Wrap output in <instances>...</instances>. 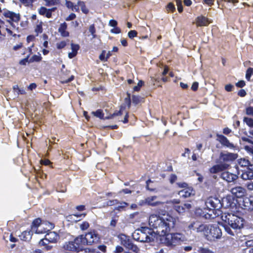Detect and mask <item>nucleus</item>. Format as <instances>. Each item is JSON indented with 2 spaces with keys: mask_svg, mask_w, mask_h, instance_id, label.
Masks as SVG:
<instances>
[{
  "mask_svg": "<svg viewBox=\"0 0 253 253\" xmlns=\"http://www.w3.org/2000/svg\"><path fill=\"white\" fill-rule=\"evenodd\" d=\"M149 228L151 231L154 230L155 235L163 236L174 227V219L170 216L164 219L157 214H152L149 216Z\"/></svg>",
  "mask_w": 253,
  "mask_h": 253,
  "instance_id": "obj_1",
  "label": "nucleus"
},
{
  "mask_svg": "<svg viewBox=\"0 0 253 253\" xmlns=\"http://www.w3.org/2000/svg\"><path fill=\"white\" fill-rule=\"evenodd\" d=\"M205 205L207 209H197L195 212L197 216L205 219L214 218L216 216L215 212L222 207L220 200L216 197L207 198L205 201Z\"/></svg>",
  "mask_w": 253,
  "mask_h": 253,
  "instance_id": "obj_2",
  "label": "nucleus"
},
{
  "mask_svg": "<svg viewBox=\"0 0 253 253\" xmlns=\"http://www.w3.org/2000/svg\"><path fill=\"white\" fill-rule=\"evenodd\" d=\"M221 218L225 223L223 227L225 231L230 235L234 236L237 230L243 227V219L234 214L224 213L221 215Z\"/></svg>",
  "mask_w": 253,
  "mask_h": 253,
  "instance_id": "obj_3",
  "label": "nucleus"
},
{
  "mask_svg": "<svg viewBox=\"0 0 253 253\" xmlns=\"http://www.w3.org/2000/svg\"><path fill=\"white\" fill-rule=\"evenodd\" d=\"M238 154L233 153L221 152L219 157V164L215 165L209 169L211 173H219L226 170L230 167V163L238 158Z\"/></svg>",
  "mask_w": 253,
  "mask_h": 253,
  "instance_id": "obj_4",
  "label": "nucleus"
},
{
  "mask_svg": "<svg viewBox=\"0 0 253 253\" xmlns=\"http://www.w3.org/2000/svg\"><path fill=\"white\" fill-rule=\"evenodd\" d=\"M134 240L142 242L149 243L154 241L155 234L154 231H152L151 229L147 227H142L136 230L132 235Z\"/></svg>",
  "mask_w": 253,
  "mask_h": 253,
  "instance_id": "obj_5",
  "label": "nucleus"
},
{
  "mask_svg": "<svg viewBox=\"0 0 253 253\" xmlns=\"http://www.w3.org/2000/svg\"><path fill=\"white\" fill-rule=\"evenodd\" d=\"M207 239L209 241H214L220 239L222 236L221 229L216 225H208V230L205 233Z\"/></svg>",
  "mask_w": 253,
  "mask_h": 253,
  "instance_id": "obj_6",
  "label": "nucleus"
},
{
  "mask_svg": "<svg viewBox=\"0 0 253 253\" xmlns=\"http://www.w3.org/2000/svg\"><path fill=\"white\" fill-rule=\"evenodd\" d=\"M118 238L120 239L121 244L126 249L131 250L135 253H138L139 252V248L132 242L128 236L124 234H121L118 235Z\"/></svg>",
  "mask_w": 253,
  "mask_h": 253,
  "instance_id": "obj_7",
  "label": "nucleus"
},
{
  "mask_svg": "<svg viewBox=\"0 0 253 253\" xmlns=\"http://www.w3.org/2000/svg\"><path fill=\"white\" fill-rule=\"evenodd\" d=\"M164 236H166L165 242L169 246H174L183 239V235L178 233L168 232Z\"/></svg>",
  "mask_w": 253,
  "mask_h": 253,
  "instance_id": "obj_8",
  "label": "nucleus"
},
{
  "mask_svg": "<svg viewBox=\"0 0 253 253\" xmlns=\"http://www.w3.org/2000/svg\"><path fill=\"white\" fill-rule=\"evenodd\" d=\"M188 228L197 232L202 233L205 235L206 230H208V225L196 220L191 222L188 225Z\"/></svg>",
  "mask_w": 253,
  "mask_h": 253,
  "instance_id": "obj_9",
  "label": "nucleus"
},
{
  "mask_svg": "<svg viewBox=\"0 0 253 253\" xmlns=\"http://www.w3.org/2000/svg\"><path fill=\"white\" fill-rule=\"evenodd\" d=\"M86 245H91L93 244L97 243L99 240V235L97 231L91 230L84 235Z\"/></svg>",
  "mask_w": 253,
  "mask_h": 253,
  "instance_id": "obj_10",
  "label": "nucleus"
},
{
  "mask_svg": "<svg viewBox=\"0 0 253 253\" xmlns=\"http://www.w3.org/2000/svg\"><path fill=\"white\" fill-rule=\"evenodd\" d=\"M58 239V234L55 232H50L46 234L45 238L39 242L40 245H44L49 243H56Z\"/></svg>",
  "mask_w": 253,
  "mask_h": 253,
  "instance_id": "obj_11",
  "label": "nucleus"
},
{
  "mask_svg": "<svg viewBox=\"0 0 253 253\" xmlns=\"http://www.w3.org/2000/svg\"><path fill=\"white\" fill-rule=\"evenodd\" d=\"M158 197L156 196H150L146 198L144 200L139 201V205L141 206L148 205L152 207H156L162 204L161 202L157 200Z\"/></svg>",
  "mask_w": 253,
  "mask_h": 253,
  "instance_id": "obj_12",
  "label": "nucleus"
},
{
  "mask_svg": "<svg viewBox=\"0 0 253 253\" xmlns=\"http://www.w3.org/2000/svg\"><path fill=\"white\" fill-rule=\"evenodd\" d=\"M220 177L228 183L235 182L238 178L236 174L231 173L226 170L221 171Z\"/></svg>",
  "mask_w": 253,
  "mask_h": 253,
  "instance_id": "obj_13",
  "label": "nucleus"
},
{
  "mask_svg": "<svg viewBox=\"0 0 253 253\" xmlns=\"http://www.w3.org/2000/svg\"><path fill=\"white\" fill-rule=\"evenodd\" d=\"M42 222L40 218L35 219L32 222L31 225V229L33 232H35L37 234H42L45 233V231H43L42 229H39V227L42 226Z\"/></svg>",
  "mask_w": 253,
  "mask_h": 253,
  "instance_id": "obj_14",
  "label": "nucleus"
},
{
  "mask_svg": "<svg viewBox=\"0 0 253 253\" xmlns=\"http://www.w3.org/2000/svg\"><path fill=\"white\" fill-rule=\"evenodd\" d=\"M217 140L218 141L221 145L229 148H234L235 146L232 143H230L229 140L222 134H217Z\"/></svg>",
  "mask_w": 253,
  "mask_h": 253,
  "instance_id": "obj_15",
  "label": "nucleus"
},
{
  "mask_svg": "<svg viewBox=\"0 0 253 253\" xmlns=\"http://www.w3.org/2000/svg\"><path fill=\"white\" fill-rule=\"evenodd\" d=\"M241 177L243 180L253 179V165L249 166V168L243 172Z\"/></svg>",
  "mask_w": 253,
  "mask_h": 253,
  "instance_id": "obj_16",
  "label": "nucleus"
},
{
  "mask_svg": "<svg viewBox=\"0 0 253 253\" xmlns=\"http://www.w3.org/2000/svg\"><path fill=\"white\" fill-rule=\"evenodd\" d=\"M73 242L78 251L82 250L83 248V246L86 245L84 235L77 237Z\"/></svg>",
  "mask_w": 253,
  "mask_h": 253,
  "instance_id": "obj_17",
  "label": "nucleus"
},
{
  "mask_svg": "<svg viewBox=\"0 0 253 253\" xmlns=\"http://www.w3.org/2000/svg\"><path fill=\"white\" fill-rule=\"evenodd\" d=\"M231 193L237 198H241L246 193V190L241 186H237L232 188L230 190Z\"/></svg>",
  "mask_w": 253,
  "mask_h": 253,
  "instance_id": "obj_18",
  "label": "nucleus"
},
{
  "mask_svg": "<svg viewBox=\"0 0 253 253\" xmlns=\"http://www.w3.org/2000/svg\"><path fill=\"white\" fill-rule=\"evenodd\" d=\"M3 15L6 18H9L10 21L18 22L20 19V15L19 13H16L12 11L7 10L3 13Z\"/></svg>",
  "mask_w": 253,
  "mask_h": 253,
  "instance_id": "obj_19",
  "label": "nucleus"
},
{
  "mask_svg": "<svg viewBox=\"0 0 253 253\" xmlns=\"http://www.w3.org/2000/svg\"><path fill=\"white\" fill-rule=\"evenodd\" d=\"M178 195L181 198H186L194 195L195 193L191 187H187L179 191Z\"/></svg>",
  "mask_w": 253,
  "mask_h": 253,
  "instance_id": "obj_20",
  "label": "nucleus"
},
{
  "mask_svg": "<svg viewBox=\"0 0 253 253\" xmlns=\"http://www.w3.org/2000/svg\"><path fill=\"white\" fill-rule=\"evenodd\" d=\"M63 248L65 251H78L75 246L73 241H69L66 242L63 246Z\"/></svg>",
  "mask_w": 253,
  "mask_h": 253,
  "instance_id": "obj_21",
  "label": "nucleus"
},
{
  "mask_svg": "<svg viewBox=\"0 0 253 253\" xmlns=\"http://www.w3.org/2000/svg\"><path fill=\"white\" fill-rule=\"evenodd\" d=\"M33 231L26 230L23 231L19 236L20 239L25 241H29L31 239L33 235Z\"/></svg>",
  "mask_w": 253,
  "mask_h": 253,
  "instance_id": "obj_22",
  "label": "nucleus"
},
{
  "mask_svg": "<svg viewBox=\"0 0 253 253\" xmlns=\"http://www.w3.org/2000/svg\"><path fill=\"white\" fill-rule=\"evenodd\" d=\"M196 23L198 26H206L210 22L208 18L203 16H199L196 19Z\"/></svg>",
  "mask_w": 253,
  "mask_h": 253,
  "instance_id": "obj_23",
  "label": "nucleus"
},
{
  "mask_svg": "<svg viewBox=\"0 0 253 253\" xmlns=\"http://www.w3.org/2000/svg\"><path fill=\"white\" fill-rule=\"evenodd\" d=\"M67 28V25L66 22H64L60 24L58 29V32L62 37H67L69 36V33L66 31Z\"/></svg>",
  "mask_w": 253,
  "mask_h": 253,
  "instance_id": "obj_24",
  "label": "nucleus"
},
{
  "mask_svg": "<svg viewBox=\"0 0 253 253\" xmlns=\"http://www.w3.org/2000/svg\"><path fill=\"white\" fill-rule=\"evenodd\" d=\"M42 226L44 229L43 231H45V232L52 229L54 227L53 223L46 221L42 222Z\"/></svg>",
  "mask_w": 253,
  "mask_h": 253,
  "instance_id": "obj_25",
  "label": "nucleus"
},
{
  "mask_svg": "<svg viewBox=\"0 0 253 253\" xmlns=\"http://www.w3.org/2000/svg\"><path fill=\"white\" fill-rule=\"evenodd\" d=\"M247 248L243 251V253H253V240L248 241L246 242Z\"/></svg>",
  "mask_w": 253,
  "mask_h": 253,
  "instance_id": "obj_26",
  "label": "nucleus"
},
{
  "mask_svg": "<svg viewBox=\"0 0 253 253\" xmlns=\"http://www.w3.org/2000/svg\"><path fill=\"white\" fill-rule=\"evenodd\" d=\"M39 12L41 15H45L47 18H50L51 17V14L50 13V11L45 7H41Z\"/></svg>",
  "mask_w": 253,
  "mask_h": 253,
  "instance_id": "obj_27",
  "label": "nucleus"
},
{
  "mask_svg": "<svg viewBox=\"0 0 253 253\" xmlns=\"http://www.w3.org/2000/svg\"><path fill=\"white\" fill-rule=\"evenodd\" d=\"M82 214H74L70 215L67 217L68 220L72 222H77L80 220V218L82 216Z\"/></svg>",
  "mask_w": 253,
  "mask_h": 253,
  "instance_id": "obj_28",
  "label": "nucleus"
},
{
  "mask_svg": "<svg viewBox=\"0 0 253 253\" xmlns=\"http://www.w3.org/2000/svg\"><path fill=\"white\" fill-rule=\"evenodd\" d=\"M120 205L115 207V210L119 211H125L126 208L128 205L127 203L125 202H119Z\"/></svg>",
  "mask_w": 253,
  "mask_h": 253,
  "instance_id": "obj_29",
  "label": "nucleus"
},
{
  "mask_svg": "<svg viewBox=\"0 0 253 253\" xmlns=\"http://www.w3.org/2000/svg\"><path fill=\"white\" fill-rule=\"evenodd\" d=\"M78 6L81 8V10L84 13L87 14L88 13V9L86 7L85 3L84 1H79L78 2Z\"/></svg>",
  "mask_w": 253,
  "mask_h": 253,
  "instance_id": "obj_30",
  "label": "nucleus"
},
{
  "mask_svg": "<svg viewBox=\"0 0 253 253\" xmlns=\"http://www.w3.org/2000/svg\"><path fill=\"white\" fill-rule=\"evenodd\" d=\"M132 102L135 104H138L143 101V98L138 95H133L132 98Z\"/></svg>",
  "mask_w": 253,
  "mask_h": 253,
  "instance_id": "obj_31",
  "label": "nucleus"
},
{
  "mask_svg": "<svg viewBox=\"0 0 253 253\" xmlns=\"http://www.w3.org/2000/svg\"><path fill=\"white\" fill-rule=\"evenodd\" d=\"M119 220V216L115 215L112 217V219L110 221V225L113 227H115L116 226L117 223Z\"/></svg>",
  "mask_w": 253,
  "mask_h": 253,
  "instance_id": "obj_32",
  "label": "nucleus"
},
{
  "mask_svg": "<svg viewBox=\"0 0 253 253\" xmlns=\"http://www.w3.org/2000/svg\"><path fill=\"white\" fill-rule=\"evenodd\" d=\"M46 1V6H51L53 5H57L60 3L59 0H45Z\"/></svg>",
  "mask_w": 253,
  "mask_h": 253,
  "instance_id": "obj_33",
  "label": "nucleus"
},
{
  "mask_svg": "<svg viewBox=\"0 0 253 253\" xmlns=\"http://www.w3.org/2000/svg\"><path fill=\"white\" fill-rule=\"evenodd\" d=\"M239 164L241 167H247L248 168H249V166L252 165L248 160H247L245 159H241L239 162Z\"/></svg>",
  "mask_w": 253,
  "mask_h": 253,
  "instance_id": "obj_34",
  "label": "nucleus"
},
{
  "mask_svg": "<svg viewBox=\"0 0 253 253\" xmlns=\"http://www.w3.org/2000/svg\"><path fill=\"white\" fill-rule=\"evenodd\" d=\"M174 210L179 213L185 212L184 207L183 205H176L174 206Z\"/></svg>",
  "mask_w": 253,
  "mask_h": 253,
  "instance_id": "obj_35",
  "label": "nucleus"
},
{
  "mask_svg": "<svg viewBox=\"0 0 253 253\" xmlns=\"http://www.w3.org/2000/svg\"><path fill=\"white\" fill-rule=\"evenodd\" d=\"M42 57L37 55H33L30 59L29 63H32L33 62H39L42 60Z\"/></svg>",
  "mask_w": 253,
  "mask_h": 253,
  "instance_id": "obj_36",
  "label": "nucleus"
},
{
  "mask_svg": "<svg viewBox=\"0 0 253 253\" xmlns=\"http://www.w3.org/2000/svg\"><path fill=\"white\" fill-rule=\"evenodd\" d=\"M88 30H89V33H90V34L92 36V38L93 39L95 38L96 37V35L95 34L96 30H95L94 24H92V25H90Z\"/></svg>",
  "mask_w": 253,
  "mask_h": 253,
  "instance_id": "obj_37",
  "label": "nucleus"
},
{
  "mask_svg": "<svg viewBox=\"0 0 253 253\" xmlns=\"http://www.w3.org/2000/svg\"><path fill=\"white\" fill-rule=\"evenodd\" d=\"M89 227V224L87 221H84L80 224V227L82 230H85Z\"/></svg>",
  "mask_w": 253,
  "mask_h": 253,
  "instance_id": "obj_38",
  "label": "nucleus"
},
{
  "mask_svg": "<svg viewBox=\"0 0 253 253\" xmlns=\"http://www.w3.org/2000/svg\"><path fill=\"white\" fill-rule=\"evenodd\" d=\"M244 121L248 126L250 127H253V119L248 117H244Z\"/></svg>",
  "mask_w": 253,
  "mask_h": 253,
  "instance_id": "obj_39",
  "label": "nucleus"
},
{
  "mask_svg": "<svg viewBox=\"0 0 253 253\" xmlns=\"http://www.w3.org/2000/svg\"><path fill=\"white\" fill-rule=\"evenodd\" d=\"M176 5L177 6V10L179 12L181 13L183 11V6L182 4L181 0H175Z\"/></svg>",
  "mask_w": 253,
  "mask_h": 253,
  "instance_id": "obj_40",
  "label": "nucleus"
},
{
  "mask_svg": "<svg viewBox=\"0 0 253 253\" xmlns=\"http://www.w3.org/2000/svg\"><path fill=\"white\" fill-rule=\"evenodd\" d=\"M198 252L199 253H213V252L208 248L200 247L199 248Z\"/></svg>",
  "mask_w": 253,
  "mask_h": 253,
  "instance_id": "obj_41",
  "label": "nucleus"
},
{
  "mask_svg": "<svg viewBox=\"0 0 253 253\" xmlns=\"http://www.w3.org/2000/svg\"><path fill=\"white\" fill-rule=\"evenodd\" d=\"M92 113L94 114V115L98 118H99L100 119L103 118L104 114L102 112V111L101 110H97L95 112H93Z\"/></svg>",
  "mask_w": 253,
  "mask_h": 253,
  "instance_id": "obj_42",
  "label": "nucleus"
},
{
  "mask_svg": "<svg viewBox=\"0 0 253 253\" xmlns=\"http://www.w3.org/2000/svg\"><path fill=\"white\" fill-rule=\"evenodd\" d=\"M119 201L117 200H109L107 202L106 205L107 206H112L116 204H118Z\"/></svg>",
  "mask_w": 253,
  "mask_h": 253,
  "instance_id": "obj_43",
  "label": "nucleus"
},
{
  "mask_svg": "<svg viewBox=\"0 0 253 253\" xmlns=\"http://www.w3.org/2000/svg\"><path fill=\"white\" fill-rule=\"evenodd\" d=\"M66 45V42L65 41H62L57 42L56 44L57 48L59 49L63 48Z\"/></svg>",
  "mask_w": 253,
  "mask_h": 253,
  "instance_id": "obj_44",
  "label": "nucleus"
},
{
  "mask_svg": "<svg viewBox=\"0 0 253 253\" xmlns=\"http://www.w3.org/2000/svg\"><path fill=\"white\" fill-rule=\"evenodd\" d=\"M71 49L72 52H74L77 54L78 50H79L80 46L78 44L71 43Z\"/></svg>",
  "mask_w": 253,
  "mask_h": 253,
  "instance_id": "obj_45",
  "label": "nucleus"
},
{
  "mask_svg": "<svg viewBox=\"0 0 253 253\" xmlns=\"http://www.w3.org/2000/svg\"><path fill=\"white\" fill-rule=\"evenodd\" d=\"M137 33L135 30H131L128 33V37L130 39H132L134 37H135L137 36Z\"/></svg>",
  "mask_w": 253,
  "mask_h": 253,
  "instance_id": "obj_46",
  "label": "nucleus"
},
{
  "mask_svg": "<svg viewBox=\"0 0 253 253\" xmlns=\"http://www.w3.org/2000/svg\"><path fill=\"white\" fill-rule=\"evenodd\" d=\"M167 8L168 11H171V12H173L175 10L174 5L171 2L168 4Z\"/></svg>",
  "mask_w": 253,
  "mask_h": 253,
  "instance_id": "obj_47",
  "label": "nucleus"
},
{
  "mask_svg": "<svg viewBox=\"0 0 253 253\" xmlns=\"http://www.w3.org/2000/svg\"><path fill=\"white\" fill-rule=\"evenodd\" d=\"M143 82L142 81H139L137 84V85L133 87L134 91H138L140 90V87L142 86Z\"/></svg>",
  "mask_w": 253,
  "mask_h": 253,
  "instance_id": "obj_48",
  "label": "nucleus"
},
{
  "mask_svg": "<svg viewBox=\"0 0 253 253\" xmlns=\"http://www.w3.org/2000/svg\"><path fill=\"white\" fill-rule=\"evenodd\" d=\"M29 55H28L26 58L21 60L19 62V64L22 65H26L27 62H29Z\"/></svg>",
  "mask_w": 253,
  "mask_h": 253,
  "instance_id": "obj_49",
  "label": "nucleus"
},
{
  "mask_svg": "<svg viewBox=\"0 0 253 253\" xmlns=\"http://www.w3.org/2000/svg\"><path fill=\"white\" fill-rule=\"evenodd\" d=\"M106 51L105 50H103L101 54L99 55V59L102 61H107V59L106 58Z\"/></svg>",
  "mask_w": 253,
  "mask_h": 253,
  "instance_id": "obj_50",
  "label": "nucleus"
},
{
  "mask_svg": "<svg viewBox=\"0 0 253 253\" xmlns=\"http://www.w3.org/2000/svg\"><path fill=\"white\" fill-rule=\"evenodd\" d=\"M122 115V110H120V111H115L112 115H111V116L110 117H109L108 118L112 119L115 116H120Z\"/></svg>",
  "mask_w": 253,
  "mask_h": 253,
  "instance_id": "obj_51",
  "label": "nucleus"
},
{
  "mask_svg": "<svg viewBox=\"0 0 253 253\" xmlns=\"http://www.w3.org/2000/svg\"><path fill=\"white\" fill-rule=\"evenodd\" d=\"M97 249L103 253L106 252L107 247L104 245H100L97 246Z\"/></svg>",
  "mask_w": 253,
  "mask_h": 253,
  "instance_id": "obj_52",
  "label": "nucleus"
},
{
  "mask_svg": "<svg viewBox=\"0 0 253 253\" xmlns=\"http://www.w3.org/2000/svg\"><path fill=\"white\" fill-rule=\"evenodd\" d=\"M246 113L248 115L253 116V107H249L247 108Z\"/></svg>",
  "mask_w": 253,
  "mask_h": 253,
  "instance_id": "obj_53",
  "label": "nucleus"
},
{
  "mask_svg": "<svg viewBox=\"0 0 253 253\" xmlns=\"http://www.w3.org/2000/svg\"><path fill=\"white\" fill-rule=\"evenodd\" d=\"M20 1L25 5H29L32 3L33 0H19Z\"/></svg>",
  "mask_w": 253,
  "mask_h": 253,
  "instance_id": "obj_54",
  "label": "nucleus"
},
{
  "mask_svg": "<svg viewBox=\"0 0 253 253\" xmlns=\"http://www.w3.org/2000/svg\"><path fill=\"white\" fill-rule=\"evenodd\" d=\"M117 24H118L117 21H116L115 20H113V19L110 20L109 22V25L110 26L113 27H116L117 25Z\"/></svg>",
  "mask_w": 253,
  "mask_h": 253,
  "instance_id": "obj_55",
  "label": "nucleus"
},
{
  "mask_svg": "<svg viewBox=\"0 0 253 253\" xmlns=\"http://www.w3.org/2000/svg\"><path fill=\"white\" fill-rule=\"evenodd\" d=\"M246 185L249 190H253V182L250 181L246 183Z\"/></svg>",
  "mask_w": 253,
  "mask_h": 253,
  "instance_id": "obj_56",
  "label": "nucleus"
},
{
  "mask_svg": "<svg viewBox=\"0 0 253 253\" xmlns=\"http://www.w3.org/2000/svg\"><path fill=\"white\" fill-rule=\"evenodd\" d=\"M126 102L127 104L128 107L130 106L131 101H130V94L129 93H127V97L125 98Z\"/></svg>",
  "mask_w": 253,
  "mask_h": 253,
  "instance_id": "obj_57",
  "label": "nucleus"
},
{
  "mask_svg": "<svg viewBox=\"0 0 253 253\" xmlns=\"http://www.w3.org/2000/svg\"><path fill=\"white\" fill-rule=\"evenodd\" d=\"M124 251V249L123 247L120 246H117L116 247L115 253H120L123 252Z\"/></svg>",
  "mask_w": 253,
  "mask_h": 253,
  "instance_id": "obj_58",
  "label": "nucleus"
},
{
  "mask_svg": "<svg viewBox=\"0 0 253 253\" xmlns=\"http://www.w3.org/2000/svg\"><path fill=\"white\" fill-rule=\"evenodd\" d=\"M121 29L117 27H116L114 29H112L111 30V32L114 34H119L121 33Z\"/></svg>",
  "mask_w": 253,
  "mask_h": 253,
  "instance_id": "obj_59",
  "label": "nucleus"
},
{
  "mask_svg": "<svg viewBox=\"0 0 253 253\" xmlns=\"http://www.w3.org/2000/svg\"><path fill=\"white\" fill-rule=\"evenodd\" d=\"M41 164L45 166H48L51 164V162L47 159L41 160Z\"/></svg>",
  "mask_w": 253,
  "mask_h": 253,
  "instance_id": "obj_60",
  "label": "nucleus"
},
{
  "mask_svg": "<svg viewBox=\"0 0 253 253\" xmlns=\"http://www.w3.org/2000/svg\"><path fill=\"white\" fill-rule=\"evenodd\" d=\"M237 86L243 87L245 85V82L244 81H240L236 84Z\"/></svg>",
  "mask_w": 253,
  "mask_h": 253,
  "instance_id": "obj_61",
  "label": "nucleus"
},
{
  "mask_svg": "<svg viewBox=\"0 0 253 253\" xmlns=\"http://www.w3.org/2000/svg\"><path fill=\"white\" fill-rule=\"evenodd\" d=\"M76 18V15L74 13L70 14L66 19L67 21L73 20Z\"/></svg>",
  "mask_w": 253,
  "mask_h": 253,
  "instance_id": "obj_62",
  "label": "nucleus"
},
{
  "mask_svg": "<svg viewBox=\"0 0 253 253\" xmlns=\"http://www.w3.org/2000/svg\"><path fill=\"white\" fill-rule=\"evenodd\" d=\"M74 3L70 1H66V5L68 8L72 9L74 6Z\"/></svg>",
  "mask_w": 253,
  "mask_h": 253,
  "instance_id": "obj_63",
  "label": "nucleus"
},
{
  "mask_svg": "<svg viewBox=\"0 0 253 253\" xmlns=\"http://www.w3.org/2000/svg\"><path fill=\"white\" fill-rule=\"evenodd\" d=\"M198 83L194 82L191 86V89L194 91L197 90L198 87Z\"/></svg>",
  "mask_w": 253,
  "mask_h": 253,
  "instance_id": "obj_64",
  "label": "nucleus"
}]
</instances>
